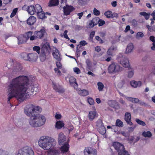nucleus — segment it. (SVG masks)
I'll use <instances>...</instances> for the list:
<instances>
[{"instance_id": "obj_32", "label": "nucleus", "mask_w": 155, "mask_h": 155, "mask_svg": "<svg viewBox=\"0 0 155 155\" xmlns=\"http://www.w3.org/2000/svg\"><path fill=\"white\" fill-rule=\"evenodd\" d=\"M124 83L125 82L124 81L120 80L115 83V84L118 88H121L123 87Z\"/></svg>"}, {"instance_id": "obj_38", "label": "nucleus", "mask_w": 155, "mask_h": 155, "mask_svg": "<svg viewBox=\"0 0 155 155\" xmlns=\"http://www.w3.org/2000/svg\"><path fill=\"white\" fill-rule=\"evenodd\" d=\"M115 125L116 126L120 127H122L123 126V123L121 120L118 119L116 120Z\"/></svg>"}, {"instance_id": "obj_29", "label": "nucleus", "mask_w": 155, "mask_h": 155, "mask_svg": "<svg viewBox=\"0 0 155 155\" xmlns=\"http://www.w3.org/2000/svg\"><path fill=\"white\" fill-rule=\"evenodd\" d=\"M42 49V51H45V52L49 53V51L50 50V47L49 44L48 43H46L44 44Z\"/></svg>"}, {"instance_id": "obj_26", "label": "nucleus", "mask_w": 155, "mask_h": 155, "mask_svg": "<svg viewBox=\"0 0 155 155\" xmlns=\"http://www.w3.org/2000/svg\"><path fill=\"white\" fill-rule=\"evenodd\" d=\"M134 46L133 44L132 43L129 44L127 47L126 50V53H129L132 52L133 50Z\"/></svg>"}, {"instance_id": "obj_17", "label": "nucleus", "mask_w": 155, "mask_h": 155, "mask_svg": "<svg viewBox=\"0 0 155 155\" xmlns=\"http://www.w3.org/2000/svg\"><path fill=\"white\" fill-rule=\"evenodd\" d=\"M45 33V31L44 28L41 29L39 31H35L34 32V34L36 35L37 38H41L44 36Z\"/></svg>"}, {"instance_id": "obj_31", "label": "nucleus", "mask_w": 155, "mask_h": 155, "mask_svg": "<svg viewBox=\"0 0 155 155\" xmlns=\"http://www.w3.org/2000/svg\"><path fill=\"white\" fill-rule=\"evenodd\" d=\"M18 44L19 45L25 42V38L24 36L21 35L18 37Z\"/></svg>"}, {"instance_id": "obj_27", "label": "nucleus", "mask_w": 155, "mask_h": 155, "mask_svg": "<svg viewBox=\"0 0 155 155\" xmlns=\"http://www.w3.org/2000/svg\"><path fill=\"white\" fill-rule=\"evenodd\" d=\"M48 53H49L45 51H41L40 55V59L41 61H44L46 59V55Z\"/></svg>"}, {"instance_id": "obj_53", "label": "nucleus", "mask_w": 155, "mask_h": 155, "mask_svg": "<svg viewBox=\"0 0 155 155\" xmlns=\"http://www.w3.org/2000/svg\"><path fill=\"white\" fill-rule=\"evenodd\" d=\"M60 69L58 68H55L54 69V71L55 73L58 76L61 75V72L59 70Z\"/></svg>"}, {"instance_id": "obj_56", "label": "nucleus", "mask_w": 155, "mask_h": 155, "mask_svg": "<svg viewBox=\"0 0 155 155\" xmlns=\"http://www.w3.org/2000/svg\"><path fill=\"white\" fill-rule=\"evenodd\" d=\"M26 35L27 36V39H29L32 36V32L29 31L26 34Z\"/></svg>"}, {"instance_id": "obj_52", "label": "nucleus", "mask_w": 155, "mask_h": 155, "mask_svg": "<svg viewBox=\"0 0 155 155\" xmlns=\"http://www.w3.org/2000/svg\"><path fill=\"white\" fill-rule=\"evenodd\" d=\"M86 63L87 64V65L89 69H90L91 66V63L90 60L88 59H87L86 61Z\"/></svg>"}, {"instance_id": "obj_24", "label": "nucleus", "mask_w": 155, "mask_h": 155, "mask_svg": "<svg viewBox=\"0 0 155 155\" xmlns=\"http://www.w3.org/2000/svg\"><path fill=\"white\" fill-rule=\"evenodd\" d=\"M99 18L96 17L93 19L89 21V27L91 28L97 24V21L98 19Z\"/></svg>"}, {"instance_id": "obj_41", "label": "nucleus", "mask_w": 155, "mask_h": 155, "mask_svg": "<svg viewBox=\"0 0 155 155\" xmlns=\"http://www.w3.org/2000/svg\"><path fill=\"white\" fill-rule=\"evenodd\" d=\"M104 15L108 18H111L112 17V12L110 11L105 12L104 13Z\"/></svg>"}, {"instance_id": "obj_60", "label": "nucleus", "mask_w": 155, "mask_h": 155, "mask_svg": "<svg viewBox=\"0 0 155 155\" xmlns=\"http://www.w3.org/2000/svg\"><path fill=\"white\" fill-rule=\"evenodd\" d=\"M55 117L57 119H60L61 118V115L60 114L56 113L55 115Z\"/></svg>"}, {"instance_id": "obj_23", "label": "nucleus", "mask_w": 155, "mask_h": 155, "mask_svg": "<svg viewBox=\"0 0 155 155\" xmlns=\"http://www.w3.org/2000/svg\"><path fill=\"white\" fill-rule=\"evenodd\" d=\"M130 84L133 87L137 88L141 86L142 84V82L140 81H130Z\"/></svg>"}, {"instance_id": "obj_2", "label": "nucleus", "mask_w": 155, "mask_h": 155, "mask_svg": "<svg viewBox=\"0 0 155 155\" xmlns=\"http://www.w3.org/2000/svg\"><path fill=\"white\" fill-rule=\"evenodd\" d=\"M38 145L45 150H48L54 146L56 143L55 140L48 136L41 137L38 141Z\"/></svg>"}, {"instance_id": "obj_62", "label": "nucleus", "mask_w": 155, "mask_h": 155, "mask_svg": "<svg viewBox=\"0 0 155 155\" xmlns=\"http://www.w3.org/2000/svg\"><path fill=\"white\" fill-rule=\"evenodd\" d=\"M84 14V12H81L77 14V15L78 16V18L81 19Z\"/></svg>"}, {"instance_id": "obj_55", "label": "nucleus", "mask_w": 155, "mask_h": 155, "mask_svg": "<svg viewBox=\"0 0 155 155\" xmlns=\"http://www.w3.org/2000/svg\"><path fill=\"white\" fill-rule=\"evenodd\" d=\"M74 72L77 74L80 73L81 71L78 68H73Z\"/></svg>"}, {"instance_id": "obj_64", "label": "nucleus", "mask_w": 155, "mask_h": 155, "mask_svg": "<svg viewBox=\"0 0 155 155\" xmlns=\"http://www.w3.org/2000/svg\"><path fill=\"white\" fill-rule=\"evenodd\" d=\"M147 28L148 29V30L150 31H155V27L154 28V29L153 30L152 29V27L151 26L149 25H147Z\"/></svg>"}, {"instance_id": "obj_13", "label": "nucleus", "mask_w": 155, "mask_h": 155, "mask_svg": "<svg viewBox=\"0 0 155 155\" xmlns=\"http://www.w3.org/2000/svg\"><path fill=\"white\" fill-rule=\"evenodd\" d=\"M64 14L65 15H69L71 12L74 10V8L71 6H68L63 8Z\"/></svg>"}, {"instance_id": "obj_9", "label": "nucleus", "mask_w": 155, "mask_h": 155, "mask_svg": "<svg viewBox=\"0 0 155 155\" xmlns=\"http://www.w3.org/2000/svg\"><path fill=\"white\" fill-rule=\"evenodd\" d=\"M19 153L17 155H34L33 151L31 148L25 147L19 151Z\"/></svg>"}, {"instance_id": "obj_44", "label": "nucleus", "mask_w": 155, "mask_h": 155, "mask_svg": "<svg viewBox=\"0 0 155 155\" xmlns=\"http://www.w3.org/2000/svg\"><path fill=\"white\" fill-rule=\"evenodd\" d=\"M136 121L138 124L141 125L142 126H145L146 125L144 121H142L139 119H136Z\"/></svg>"}, {"instance_id": "obj_45", "label": "nucleus", "mask_w": 155, "mask_h": 155, "mask_svg": "<svg viewBox=\"0 0 155 155\" xmlns=\"http://www.w3.org/2000/svg\"><path fill=\"white\" fill-rule=\"evenodd\" d=\"M140 14L144 16L146 19H148L149 18L150 15L148 14L146 12H143L140 13Z\"/></svg>"}, {"instance_id": "obj_16", "label": "nucleus", "mask_w": 155, "mask_h": 155, "mask_svg": "<svg viewBox=\"0 0 155 155\" xmlns=\"http://www.w3.org/2000/svg\"><path fill=\"white\" fill-rule=\"evenodd\" d=\"M69 148V145L68 143H64L60 148V150L62 153H64L68 151Z\"/></svg>"}, {"instance_id": "obj_51", "label": "nucleus", "mask_w": 155, "mask_h": 155, "mask_svg": "<svg viewBox=\"0 0 155 155\" xmlns=\"http://www.w3.org/2000/svg\"><path fill=\"white\" fill-rule=\"evenodd\" d=\"M88 102L91 105H93L94 104V100L91 97H89L87 100Z\"/></svg>"}, {"instance_id": "obj_33", "label": "nucleus", "mask_w": 155, "mask_h": 155, "mask_svg": "<svg viewBox=\"0 0 155 155\" xmlns=\"http://www.w3.org/2000/svg\"><path fill=\"white\" fill-rule=\"evenodd\" d=\"M142 135L145 137L150 138L152 136V134L150 131H144L142 133Z\"/></svg>"}, {"instance_id": "obj_58", "label": "nucleus", "mask_w": 155, "mask_h": 155, "mask_svg": "<svg viewBox=\"0 0 155 155\" xmlns=\"http://www.w3.org/2000/svg\"><path fill=\"white\" fill-rule=\"evenodd\" d=\"M68 32V31L67 30H65L64 31V33H63V36L64 38H65L66 39H67L68 40H69L70 39L68 37V35H67V33Z\"/></svg>"}, {"instance_id": "obj_36", "label": "nucleus", "mask_w": 155, "mask_h": 155, "mask_svg": "<svg viewBox=\"0 0 155 155\" xmlns=\"http://www.w3.org/2000/svg\"><path fill=\"white\" fill-rule=\"evenodd\" d=\"M128 100L132 101L133 103H137L139 102V100L137 98L130 97H125Z\"/></svg>"}, {"instance_id": "obj_43", "label": "nucleus", "mask_w": 155, "mask_h": 155, "mask_svg": "<svg viewBox=\"0 0 155 155\" xmlns=\"http://www.w3.org/2000/svg\"><path fill=\"white\" fill-rule=\"evenodd\" d=\"M109 105L111 107H114L117 104V103L116 101H110L108 102Z\"/></svg>"}, {"instance_id": "obj_42", "label": "nucleus", "mask_w": 155, "mask_h": 155, "mask_svg": "<svg viewBox=\"0 0 155 155\" xmlns=\"http://www.w3.org/2000/svg\"><path fill=\"white\" fill-rule=\"evenodd\" d=\"M114 132L116 133V134L119 135L121 134L122 135L126 137V134L124 131L120 130L118 131H116L114 130Z\"/></svg>"}, {"instance_id": "obj_46", "label": "nucleus", "mask_w": 155, "mask_h": 155, "mask_svg": "<svg viewBox=\"0 0 155 155\" xmlns=\"http://www.w3.org/2000/svg\"><path fill=\"white\" fill-rule=\"evenodd\" d=\"M118 155H130L129 152L124 149L118 153Z\"/></svg>"}, {"instance_id": "obj_3", "label": "nucleus", "mask_w": 155, "mask_h": 155, "mask_svg": "<svg viewBox=\"0 0 155 155\" xmlns=\"http://www.w3.org/2000/svg\"><path fill=\"white\" fill-rule=\"evenodd\" d=\"M29 117V124L32 127H40L44 124L46 122L45 117L42 115L35 114Z\"/></svg>"}, {"instance_id": "obj_40", "label": "nucleus", "mask_w": 155, "mask_h": 155, "mask_svg": "<svg viewBox=\"0 0 155 155\" xmlns=\"http://www.w3.org/2000/svg\"><path fill=\"white\" fill-rule=\"evenodd\" d=\"M144 36V34L142 32H139L137 33L136 37L137 39H139L143 38Z\"/></svg>"}, {"instance_id": "obj_30", "label": "nucleus", "mask_w": 155, "mask_h": 155, "mask_svg": "<svg viewBox=\"0 0 155 155\" xmlns=\"http://www.w3.org/2000/svg\"><path fill=\"white\" fill-rule=\"evenodd\" d=\"M115 49V48L114 46H112L110 47L107 52V54L109 56H112L114 51Z\"/></svg>"}, {"instance_id": "obj_22", "label": "nucleus", "mask_w": 155, "mask_h": 155, "mask_svg": "<svg viewBox=\"0 0 155 155\" xmlns=\"http://www.w3.org/2000/svg\"><path fill=\"white\" fill-rule=\"evenodd\" d=\"M131 119V115L130 113L126 112L125 115V120L127 123L130 125H132V123L130 121Z\"/></svg>"}, {"instance_id": "obj_18", "label": "nucleus", "mask_w": 155, "mask_h": 155, "mask_svg": "<svg viewBox=\"0 0 155 155\" xmlns=\"http://www.w3.org/2000/svg\"><path fill=\"white\" fill-rule=\"evenodd\" d=\"M120 63L124 67H127L129 65L128 59L126 57H123L121 58Z\"/></svg>"}, {"instance_id": "obj_50", "label": "nucleus", "mask_w": 155, "mask_h": 155, "mask_svg": "<svg viewBox=\"0 0 155 155\" xmlns=\"http://www.w3.org/2000/svg\"><path fill=\"white\" fill-rule=\"evenodd\" d=\"M134 71L133 70H131L128 72V76L129 78H131L134 75Z\"/></svg>"}, {"instance_id": "obj_34", "label": "nucleus", "mask_w": 155, "mask_h": 155, "mask_svg": "<svg viewBox=\"0 0 155 155\" xmlns=\"http://www.w3.org/2000/svg\"><path fill=\"white\" fill-rule=\"evenodd\" d=\"M79 94L83 96H86L89 94L88 91L86 90H81L79 91Z\"/></svg>"}, {"instance_id": "obj_63", "label": "nucleus", "mask_w": 155, "mask_h": 155, "mask_svg": "<svg viewBox=\"0 0 155 155\" xmlns=\"http://www.w3.org/2000/svg\"><path fill=\"white\" fill-rule=\"evenodd\" d=\"M80 44L82 46H85L87 44V43L85 41H82L80 42Z\"/></svg>"}, {"instance_id": "obj_39", "label": "nucleus", "mask_w": 155, "mask_h": 155, "mask_svg": "<svg viewBox=\"0 0 155 155\" xmlns=\"http://www.w3.org/2000/svg\"><path fill=\"white\" fill-rule=\"evenodd\" d=\"M67 2L66 0H62L60 3V6L64 8L68 6L67 4Z\"/></svg>"}, {"instance_id": "obj_15", "label": "nucleus", "mask_w": 155, "mask_h": 155, "mask_svg": "<svg viewBox=\"0 0 155 155\" xmlns=\"http://www.w3.org/2000/svg\"><path fill=\"white\" fill-rule=\"evenodd\" d=\"M53 87L54 89L59 93H62L64 91V89L61 86L53 83Z\"/></svg>"}, {"instance_id": "obj_47", "label": "nucleus", "mask_w": 155, "mask_h": 155, "mask_svg": "<svg viewBox=\"0 0 155 155\" xmlns=\"http://www.w3.org/2000/svg\"><path fill=\"white\" fill-rule=\"evenodd\" d=\"M97 21L99 26H102L105 24V21L99 18Z\"/></svg>"}, {"instance_id": "obj_14", "label": "nucleus", "mask_w": 155, "mask_h": 155, "mask_svg": "<svg viewBox=\"0 0 155 155\" xmlns=\"http://www.w3.org/2000/svg\"><path fill=\"white\" fill-rule=\"evenodd\" d=\"M65 136L62 133H60L58 134V143L59 145H61L66 140Z\"/></svg>"}, {"instance_id": "obj_25", "label": "nucleus", "mask_w": 155, "mask_h": 155, "mask_svg": "<svg viewBox=\"0 0 155 155\" xmlns=\"http://www.w3.org/2000/svg\"><path fill=\"white\" fill-rule=\"evenodd\" d=\"M36 18L34 16H30L27 20V23L28 24L32 25H33L36 21Z\"/></svg>"}, {"instance_id": "obj_59", "label": "nucleus", "mask_w": 155, "mask_h": 155, "mask_svg": "<svg viewBox=\"0 0 155 155\" xmlns=\"http://www.w3.org/2000/svg\"><path fill=\"white\" fill-rule=\"evenodd\" d=\"M56 65L57 67V68H58L59 69H61L62 68V65L59 61L56 62Z\"/></svg>"}, {"instance_id": "obj_11", "label": "nucleus", "mask_w": 155, "mask_h": 155, "mask_svg": "<svg viewBox=\"0 0 155 155\" xmlns=\"http://www.w3.org/2000/svg\"><path fill=\"white\" fill-rule=\"evenodd\" d=\"M112 146L118 152V153L125 149L124 145L118 142H114L113 143Z\"/></svg>"}, {"instance_id": "obj_35", "label": "nucleus", "mask_w": 155, "mask_h": 155, "mask_svg": "<svg viewBox=\"0 0 155 155\" xmlns=\"http://www.w3.org/2000/svg\"><path fill=\"white\" fill-rule=\"evenodd\" d=\"M58 0H50L49 5L53 6L57 5L58 3Z\"/></svg>"}, {"instance_id": "obj_1", "label": "nucleus", "mask_w": 155, "mask_h": 155, "mask_svg": "<svg viewBox=\"0 0 155 155\" xmlns=\"http://www.w3.org/2000/svg\"><path fill=\"white\" fill-rule=\"evenodd\" d=\"M29 79L27 76H20L12 79L8 87V102L15 97L20 102L30 98L33 94L38 91L37 86L35 85L30 91Z\"/></svg>"}, {"instance_id": "obj_37", "label": "nucleus", "mask_w": 155, "mask_h": 155, "mask_svg": "<svg viewBox=\"0 0 155 155\" xmlns=\"http://www.w3.org/2000/svg\"><path fill=\"white\" fill-rule=\"evenodd\" d=\"M97 85L99 91H102L104 87L103 84L102 82H99L97 83Z\"/></svg>"}, {"instance_id": "obj_12", "label": "nucleus", "mask_w": 155, "mask_h": 155, "mask_svg": "<svg viewBox=\"0 0 155 155\" xmlns=\"http://www.w3.org/2000/svg\"><path fill=\"white\" fill-rule=\"evenodd\" d=\"M98 116V114L95 109L90 110L89 112L88 117L90 121H93L94 119L97 118Z\"/></svg>"}, {"instance_id": "obj_10", "label": "nucleus", "mask_w": 155, "mask_h": 155, "mask_svg": "<svg viewBox=\"0 0 155 155\" xmlns=\"http://www.w3.org/2000/svg\"><path fill=\"white\" fill-rule=\"evenodd\" d=\"M38 58V55L36 53H31L28 54H25L24 59L30 61H36Z\"/></svg>"}, {"instance_id": "obj_57", "label": "nucleus", "mask_w": 155, "mask_h": 155, "mask_svg": "<svg viewBox=\"0 0 155 155\" xmlns=\"http://www.w3.org/2000/svg\"><path fill=\"white\" fill-rule=\"evenodd\" d=\"M0 155H8V153L5 151L0 150Z\"/></svg>"}, {"instance_id": "obj_7", "label": "nucleus", "mask_w": 155, "mask_h": 155, "mask_svg": "<svg viewBox=\"0 0 155 155\" xmlns=\"http://www.w3.org/2000/svg\"><path fill=\"white\" fill-rule=\"evenodd\" d=\"M96 126L97 130L100 134L104 135L106 133V128L101 120L99 119L97 120L96 122Z\"/></svg>"}, {"instance_id": "obj_4", "label": "nucleus", "mask_w": 155, "mask_h": 155, "mask_svg": "<svg viewBox=\"0 0 155 155\" xmlns=\"http://www.w3.org/2000/svg\"><path fill=\"white\" fill-rule=\"evenodd\" d=\"M42 109L41 107L32 104L27 105L24 109V113L28 116L30 117L34 114L41 113Z\"/></svg>"}, {"instance_id": "obj_6", "label": "nucleus", "mask_w": 155, "mask_h": 155, "mask_svg": "<svg viewBox=\"0 0 155 155\" xmlns=\"http://www.w3.org/2000/svg\"><path fill=\"white\" fill-rule=\"evenodd\" d=\"M122 68L119 65L115 64H112L110 65L108 69V72L110 73L114 74L121 71Z\"/></svg>"}, {"instance_id": "obj_5", "label": "nucleus", "mask_w": 155, "mask_h": 155, "mask_svg": "<svg viewBox=\"0 0 155 155\" xmlns=\"http://www.w3.org/2000/svg\"><path fill=\"white\" fill-rule=\"evenodd\" d=\"M22 9L27 11L28 13L31 15H33L35 13H37L38 10L41 11V7L38 4L35 5V6L33 5L28 6L25 5L22 7Z\"/></svg>"}, {"instance_id": "obj_54", "label": "nucleus", "mask_w": 155, "mask_h": 155, "mask_svg": "<svg viewBox=\"0 0 155 155\" xmlns=\"http://www.w3.org/2000/svg\"><path fill=\"white\" fill-rule=\"evenodd\" d=\"M93 12L95 15L97 16L99 15L100 13V11L95 8L94 9Z\"/></svg>"}, {"instance_id": "obj_21", "label": "nucleus", "mask_w": 155, "mask_h": 155, "mask_svg": "<svg viewBox=\"0 0 155 155\" xmlns=\"http://www.w3.org/2000/svg\"><path fill=\"white\" fill-rule=\"evenodd\" d=\"M36 13L38 17L39 18L43 19L46 18L47 17L45 15V13L43 11L41 8V11L38 10Z\"/></svg>"}, {"instance_id": "obj_49", "label": "nucleus", "mask_w": 155, "mask_h": 155, "mask_svg": "<svg viewBox=\"0 0 155 155\" xmlns=\"http://www.w3.org/2000/svg\"><path fill=\"white\" fill-rule=\"evenodd\" d=\"M33 50L36 51L39 54H40V47L38 46H35L33 48Z\"/></svg>"}, {"instance_id": "obj_48", "label": "nucleus", "mask_w": 155, "mask_h": 155, "mask_svg": "<svg viewBox=\"0 0 155 155\" xmlns=\"http://www.w3.org/2000/svg\"><path fill=\"white\" fill-rule=\"evenodd\" d=\"M18 10V8H16L15 9H14L12 12V13L10 16V17L11 18H12L15 15L16 13H17V11Z\"/></svg>"}, {"instance_id": "obj_28", "label": "nucleus", "mask_w": 155, "mask_h": 155, "mask_svg": "<svg viewBox=\"0 0 155 155\" xmlns=\"http://www.w3.org/2000/svg\"><path fill=\"white\" fill-rule=\"evenodd\" d=\"M64 123L63 121L59 120L56 123L55 127L57 129H60L64 126Z\"/></svg>"}, {"instance_id": "obj_19", "label": "nucleus", "mask_w": 155, "mask_h": 155, "mask_svg": "<svg viewBox=\"0 0 155 155\" xmlns=\"http://www.w3.org/2000/svg\"><path fill=\"white\" fill-rule=\"evenodd\" d=\"M69 82L70 85L77 89L78 87V85L76 81L75 78L73 77H71L69 78Z\"/></svg>"}, {"instance_id": "obj_20", "label": "nucleus", "mask_w": 155, "mask_h": 155, "mask_svg": "<svg viewBox=\"0 0 155 155\" xmlns=\"http://www.w3.org/2000/svg\"><path fill=\"white\" fill-rule=\"evenodd\" d=\"M53 55L54 58L58 61H60L61 60L59 51L56 48H55V50H54V52L53 53Z\"/></svg>"}, {"instance_id": "obj_8", "label": "nucleus", "mask_w": 155, "mask_h": 155, "mask_svg": "<svg viewBox=\"0 0 155 155\" xmlns=\"http://www.w3.org/2000/svg\"><path fill=\"white\" fill-rule=\"evenodd\" d=\"M97 150L91 147H85L84 150V155H97Z\"/></svg>"}, {"instance_id": "obj_61", "label": "nucleus", "mask_w": 155, "mask_h": 155, "mask_svg": "<svg viewBox=\"0 0 155 155\" xmlns=\"http://www.w3.org/2000/svg\"><path fill=\"white\" fill-rule=\"evenodd\" d=\"M95 39L97 40L100 43H103V40L98 36H96L95 37Z\"/></svg>"}]
</instances>
